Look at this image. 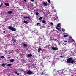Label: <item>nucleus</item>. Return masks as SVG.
I'll use <instances>...</instances> for the list:
<instances>
[{
  "label": "nucleus",
  "instance_id": "dca6fc26",
  "mask_svg": "<svg viewBox=\"0 0 76 76\" xmlns=\"http://www.w3.org/2000/svg\"><path fill=\"white\" fill-rule=\"evenodd\" d=\"M42 23H46V21L44 20H43L42 21Z\"/></svg>",
  "mask_w": 76,
  "mask_h": 76
},
{
  "label": "nucleus",
  "instance_id": "473e14b6",
  "mask_svg": "<svg viewBox=\"0 0 76 76\" xmlns=\"http://www.w3.org/2000/svg\"><path fill=\"white\" fill-rule=\"evenodd\" d=\"M56 19H58V17H57L56 18Z\"/></svg>",
  "mask_w": 76,
  "mask_h": 76
},
{
  "label": "nucleus",
  "instance_id": "4be33fe9",
  "mask_svg": "<svg viewBox=\"0 0 76 76\" xmlns=\"http://www.w3.org/2000/svg\"><path fill=\"white\" fill-rule=\"evenodd\" d=\"M5 65H6V64H2V67H4Z\"/></svg>",
  "mask_w": 76,
  "mask_h": 76
},
{
  "label": "nucleus",
  "instance_id": "39448f33",
  "mask_svg": "<svg viewBox=\"0 0 76 76\" xmlns=\"http://www.w3.org/2000/svg\"><path fill=\"white\" fill-rule=\"evenodd\" d=\"M52 49L53 50H58V48L55 47H52Z\"/></svg>",
  "mask_w": 76,
  "mask_h": 76
},
{
  "label": "nucleus",
  "instance_id": "f8f14e48",
  "mask_svg": "<svg viewBox=\"0 0 76 76\" xmlns=\"http://www.w3.org/2000/svg\"><path fill=\"white\" fill-rule=\"evenodd\" d=\"M43 5H44V6H47V3H45V2L43 3Z\"/></svg>",
  "mask_w": 76,
  "mask_h": 76
},
{
  "label": "nucleus",
  "instance_id": "f3484780",
  "mask_svg": "<svg viewBox=\"0 0 76 76\" xmlns=\"http://www.w3.org/2000/svg\"><path fill=\"white\" fill-rule=\"evenodd\" d=\"M42 19H43V17H41L39 18V20H42Z\"/></svg>",
  "mask_w": 76,
  "mask_h": 76
},
{
  "label": "nucleus",
  "instance_id": "c85d7f7f",
  "mask_svg": "<svg viewBox=\"0 0 76 76\" xmlns=\"http://www.w3.org/2000/svg\"><path fill=\"white\" fill-rule=\"evenodd\" d=\"M45 47H46V48H47V47H49V46L48 45H47L45 46Z\"/></svg>",
  "mask_w": 76,
  "mask_h": 76
},
{
  "label": "nucleus",
  "instance_id": "1a4fd4ad",
  "mask_svg": "<svg viewBox=\"0 0 76 76\" xmlns=\"http://www.w3.org/2000/svg\"><path fill=\"white\" fill-rule=\"evenodd\" d=\"M24 19H30V17H27V16H26V17H24Z\"/></svg>",
  "mask_w": 76,
  "mask_h": 76
},
{
  "label": "nucleus",
  "instance_id": "f704fd0d",
  "mask_svg": "<svg viewBox=\"0 0 76 76\" xmlns=\"http://www.w3.org/2000/svg\"><path fill=\"white\" fill-rule=\"evenodd\" d=\"M64 42H67V41H66V40H65V41H64Z\"/></svg>",
  "mask_w": 76,
  "mask_h": 76
},
{
  "label": "nucleus",
  "instance_id": "9d476101",
  "mask_svg": "<svg viewBox=\"0 0 76 76\" xmlns=\"http://www.w3.org/2000/svg\"><path fill=\"white\" fill-rule=\"evenodd\" d=\"M68 42L69 44H70L72 42V39H70L68 40Z\"/></svg>",
  "mask_w": 76,
  "mask_h": 76
},
{
  "label": "nucleus",
  "instance_id": "c9c22d12",
  "mask_svg": "<svg viewBox=\"0 0 76 76\" xmlns=\"http://www.w3.org/2000/svg\"><path fill=\"white\" fill-rule=\"evenodd\" d=\"M23 1H25V2H26V0H23Z\"/></svg>",
  "mask_w": 76,
  "mask_h": 76
},
{
  "label": "nucleus",
  "instance_id": "20e7f679",
  "mask_svg": "<svg viewBox=\"0 0 76 76\" xmlns=\"http://www.w3.org/2000/svg\"><path fill=\"white\" fill-rule=\"evenodd\" d=\"M27 75H32V72L31 71H28L27 72Z\"/></svg>",
  "mask_w": 76,
  "mask_h": 76
},
{
  "label": "nucleus",
  "instance_id": "e433bc0d",
  "mask_svg": "<svg viewBox=\"0 0 76 76\" xmlns=\"http://www.w3.org/2000/svg\"><path fill=\"white\" fill-rule=\"evenodd\" d=\"M17 75H19V73H18L17 74Z\"/></svg>",
  "mask_w": 76,
  "mask_h": 76
},
{
  "label": "nucleus",
  "instance_id": "7ed1b4c3",
  "mask_svg": "<svg viewBox=\"0 0 76 76\" xmlns=\"http://www.w3.org/2000/svg\"><path fill=\"white\" fill-rule=\"evenodd\" d=\"M60 25H61L60 23H59L58 24H57V27L56 26V29H57L59 31H60V29L58 27L60 28Z\"/></svg>",
  "mask_w": 76,
  "mask_h": 76
},
{
  "label": "nucleus",
  "instance_id": "f257e3e1",
  "mask_svg": "<svg viewBox=\"0 0 76 76\" xmlns=\"http://www.w3.org/2000/svg\"><path fill=\"white\" fill-rule=\"evenodd\" d=\"M73 60V58L70 57L68 58L67 60V63H72L73 64V63H75V61Z\"/></svg>",
  "mask_w": 76,
  "mask_h": 76
},
{
  "label": "nucleus",
  "instance_id": "6e6552de",
  "mask_svg": "<svg viewBox=\"0 0 76 76\" xmlns=\"http://www.w3.org/2000/svg\"><path fill=\"white\" fill-rule=\"evenodd\" d=\"M12 41H13V43H14V44H15L16 42V41L14 39H12Z\"/></svg>",
  "mask_w": 76,
  "mask_h": 76
},
{
  "label": "nucleus",
  "instance_id": "f03ea898",
  "mask_svg": "<svg viewBox=\"0 0 76 76\" xmlns=\"http://www.w3.org/2000/svg\"><path fill=\"white\" fill-rule=\"evenodd\" d=\"M9 29L11 30L13 32H15L16 31V28L13 27L11 26H9L8 27Z\"/></svg>",
  "mask_w": 76,
  "mask_h": 76
},
{
  "label": "nucleus",
  "instance_id": "b1692460",
  "mask_svg": "<svg viewBox=\"0 0 76 76\" xmlns=\"http://www.w3.org/2000/svg\"><path fill=\"white\" fill-rule=\"evenodd\" d=\"M23 46L24 47H27V45L25 44L23 45Z\"/></svg>",
  "mask_w": 76,
  "mask_h": 76
},
{
  "label": "nucleus",
  "instance_id": "4c0bfd02",
  "mask_svg": "<svg viewBox=\"0 0 76 76\" xmlns=\"http://www.w3.org/2000/svg\"><path fill=\"white\" fill-rule=\"evenodd\" d=\"M4 33L6 34V32H5V31H4Z\"/></svg>",
  "mask_w": 76,
  "mask_h": 76
},
{
  "label": "nucleus",
  "instance_id": "412c9836",
  "mask_svg": "<svg viewBox=\"0 0 76 76\" xmlns=\"http://www.w3.org/2000/svg\"><path fill=\"white\" fill-rule=\"evenodd\" d=\"M64 37H68V35H64Z\"/></svg>",
  "mask_w": 76,
  "mask_h": 76
},
{
  "label": "nucleus",
  "instance_id": "2f4dec72",
  "mask_svg": "<svg viewBox=\"0 0 76 76\" xmlns=\"http://www.w3.org/2000/svg\"><path fill=\"white\" fill-rule=\"evenodd\" d=\"M14 73H15V74H17V73H18V72H14Z\"/></svg>",
  "mask_w": 76,
  "mask_h": 76
},
{
  "label": "nucleus",
  "instance_id": "58836bf2",
  "mask_svg": "<svg viewBox=\"0 0 76 76\" xmlns=\"http://www.w3.org/2000/svg\"><path fill=\"white\" fill-rule=\"evenodd\" d=\"M56 40H57V39H55V41H56Z\"/></svg>",
  "mask_w": 76,
  "mask_h": 76
},
{
  "label": "nucleus",
  "instance_id": "9b49d317",
  "mask_svg": "<svg viewBox=\"0 0 76 76\" xmlns=\"http://www.w3.org/2000/svg\"><path fill=\"white\" fill-rule=\"evenodd\" d=\"M8 14H12V11H9L8 12Z\"/></svg>",
  "mask_w": 76,
  "mask_h": 76
},
{
  "label": "nucleus",
  "instance_id": "72a5a7b5",
  "mask_svg": "<svg viewBox=\"0 0 76 76\" xmlns=\"http://www.w3.org/2000/svg\"><path fill=\"white\" fill-rule=\"evenodd\" d=\"M31 1H32V2H33V1H34V0H31Z\"/></svg>",
  "mask_w": 76,
  "mask_h": 76
},
{
  "label": "nucleus",
  "instance_id": "423d86ee",
  "mask_svg": "<svg viewBox=\"0 0 76 76\" xmlns=\"http://www.w3.org/2000/svg\"><path fill=\"white\" fill-rule=\"evenodd\" d=\"M27 56L28 57H32V55H31V54H28Z\"/></svg>",
  "mask_w": 76,
  "mask_h": 76
},
{
  "label": "nucleus",
  "instance_id": "a211bd4d",
  "mask_svg": "<svg viewBox=\"0 0 76 76\" xmlns=\"http://www.w3.org/2000/svg\"><path fill=\"white\" fill-rule=\"evenodd\" d=\"M41 49L40 48L38 49L37 51L38 52H39V51H41Z\"/></svg>",
  "mask_w": 76,
  "mask_h": 76
},
{
  "label": "nucleus",
  "instance_id": "0eeeda50",
  "mask_svg": "<svg viewBox=\"0 0 76 76\" xmlns=\"http://www.w3.org/2000/svg\"><path fill=\"white\" fill-rule=\"evenodd\" d=\"M4 4L5 6H9V3H5Z\"/></svg>",
  "mask_w": 76,
  "mask_h": 76
},
{
  "label": "nucleus",
  "instance_id": "4468645a",
  "mask_svg": "<svg viewBox=\"0 0 76 76\" xmlns=\"http://www.w3.org/2000/svg\"><path fill=\"white\" fill-rule=\"evenodd\" d=\"M37 25L38 26H40V23H37Z\"/></svg>",
  "mask_w": 76,
  "mask_h": 76
},
{
  "label": "nucleus",
  "instance_id": "5701e85b",
  "mask_svg": "<svg viewBox=\"0 0 76 76\" xmlns=\"http://www.w3.org/2000/svg\"><path fill=\"white\" fill-rule=\"evenodd\" d=\"M62 32H65V29H62Z\"/></svg>",
  "mask_w": 76,
  "mask_h": 76
},
{
  "label": "nucleus",
  "instance_id": "2eb2a0df",
  "mask_svg": "<svg viewBox=\"0 0 76 76\" xmlns=\"http://www.w3.org/2000/svg\"><path fill=\"white\" fill-rule=\"evenodd\" d=\"M7 66H12V64H8L7 65Z\"/></svg>",
  "mask_w": 76,
  "mask_h": 76
},
{
  "label": "nucleus",
  "instance_id": "7c9ffc66",
  "mask_svg": "<svg viewBox=\"0 0 76 76\" xmlns=\"http://www.w3.org/2000/svg\"><path fill=\"white\" fill-rule=\"evenodd\" d=\"M2 6V4L1 3V5H0V7H1Z\"/></svg>",
  "mask_w": 76,
  "mask_h": 76
},
{
  "label": "nucleus",
  "instance_id": "a878e982",
  "mask_svg": "<svg viewBox=\"0 0 76 76\" xmlns=\"http://www.w3.org/2000/svg\"><path fill=\"white\" fill-rule=\"evenodd\" d=\"M36 15H39V13H38V12H36Z\"/></svg>",
  "mask_w": 76,
  "mask_h": 76
},
{
  "label": "nucleus",
  "instance_id": "c756f323",
  "mask_svg": "<svg viewBox=\"0 0 76 76\" xmlns=\"http://www.w3.org/2000/svg\"><path fill=\"white\" fill-rule=\"evenodd\" d=\"M50 24L51 25H53V23L52 22H51L50 23Z\"/></svg>",
  "mask_w": 76,
  "mask_h": 76
},
{
  "label": "nucleus",
  "instance_id": "bb28decb",
  "mask_svg": "<svg viewBox=\"0 0 76 76\" xmlns=\"http://www.w3.org/2000/svg\"><path fill=\"white\" fill-rule=\"evenodd\" d=\"M48 2L49 3H51V1H50V0H48Z\"/></svg>",
  "mask_w": 76,
  "mask_h": 76
},
{
  "label": "nucleus",
  "instance_id": "aec40b11",
  "mask_svg": "<svg viewBox=\"0 0 76 76\" xmlns=\"http://www.w3.org/2000/svg\"><path fill=\"white\" fill-rule=\"evenodd\" d=\"M10 61L11 62H13V61H14V59H11L10 60Z\"/></svg>",
  "mask_w": 76,
  "mask_h": 76
},
{
  "label": "nucleus",
  "instance_id": "ea45409f",
  "mask_svg": "<svg viewBox=\"0 0 76 76\" xmlns=\"http://www.w3.org/2000/svg\"><path fill=\"white\" fill-rule=\"evenodd\" d=\"M70 38H72V37H70Z\"/></svg>",
  "mask_w": 76,
  "mask_h": 76
},
{
  "label": "nucleus",
  "instance_id": "cd10ccee",
  "mask_svg": "<svg viewBox=\"0 0 76 76\" xmlns=\"http://www.w3.org/2000/svg\"><path fill=\"white\" fill-rule=\"evenodd\" d=\"M5 53H7V50H5Z\"/></svg>",
  "mask_w": 76,
  "mask_h": 76
},
{
  "label": "nucleus",
  "instance_id": "ddd939ff",
  "mask_svg": "<svg viewBox=\"0 0 76 76\" xmlns=\"http://www.w3.org/2000/svg\"><path fill=\"white\" fill-rule=\"evenodd\" d=\"M23 23H25L26 24H28V21H24Z\"/></svg>",
  "mask_w": 76,
  "mask_h": 76
},
{
  "label": "nucleus",
  "instance_id": "393cba45",
  "mask_svg": "<svg viewBox=\"0 0 76 76\" xmlns=\"http://www.w3.org/2000/svg\"><path fill=\"white\" fill-rule=\"evenodd\" d=\"M64 56H60V57H61V58H64Z\"/></svg>",
  "mask_w": 76,
  "mask_h": 76
},
{
  "label": "nucleus",
  "instance_id": "6ab92c4d",
  "mask_svg": "<svg viewBox=\"0 0 76 76\" xmlns=\"http://www.w3.org/2000/svg\"><path fill=\"white\" fill-rule=\"evenodd\" d=\"M5 58V57H4V56H1V57L0 56V58Z\"/></svg>",
  "mask_w": 76,
  "mask_h": 76
}]
</instances>
